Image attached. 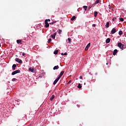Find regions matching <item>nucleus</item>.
Wrapping results in <instances>:
<instances>
[{"instance_id": "nucleus-21", "label": "nucleus", "mask_w": 126, "mask_h": 126, "mask_svg": "<svg viewBox=\"0 0 126 126\" xmlns=\"http://www.w3.org/2000/svg\"><path fill=\"white\" fill-rule=\"evenodd\" d=\"M82 88V87L81 86V84H79L78 85V88H79V89H81Z\"/></svg>"}, {"instance_id": "nucleus-22", "label": "nucleus", "mask_w": 126, "mask_h": 126, "mask_svg": "<svg viewBox=\"0 0 126 126\" xmlns=\"http://www.w3.org/2000/svg\"><path fill=\"white\" fill-rule=\"evenodd\" d=\"M58 53H59V50H56L54 52V55H58Z\"/></svg>"}, {"instance_id": "nucleus-36", "label": "nucleus", "mask_w": 126, "mask_h": 126, "mask_svg": "<svg viewBox=\"0 0 126 126\" xmlns=\"http://www.w3.org/2000/svg\"><path fill=\"white\" fill-rule=\"evenodd\" d=\"M48 21H49V22L51 21V20L48 19V20H47V22H48Z\"/></svg>"}, {"instance_id": "nucleus-16", "label": "nucleus", "mask_w": 126, "mask_h": 126, "mask_svg": "<svg viewBox=\"0 0 126 126\" xmlns=\"http://www.w3.org/2000/svg\"><path fill=\"white\" fill-rule=\"evenodd\" d=\"M109 26H110V23L107 22L106 24L105 25V27H106V28H109Z\"/></svg>"}, {"instance_id": "nucleus-7", "label": "nucleus", "mask_w": 126, "mask_h": 126, "mask_svg": "<svg viewBox=\"0 0 126 126\" xmlns=\"http://www.w3.org/2000/svg\"><path fill=\"white\" fill-rule=\"evenodd\" d=\"M63 73H64V71H61L58 77L61 78L63 75Z\"/></svg>"}, {"instance_id": "nucleus-3", "label": "nucleus", "mask_w": 126, "mask_h": 126, "mask_svg": "<svg viewBox=\"0 0 126 126\" xmlns=\"http://www.w3.org/2000/svg\"><path fill=\"white\" fill-rule=\"evenodd\" d=\"M15 62L19 63H23V62H22V60L17 58H15Z\"/></svg>"}, {"instance_id": "nucleus-39", "label": "nucleus", "mask_w": 126, "mask_h": 126, "mask_svg": "<svg viewBox=\"0 0 126 126\" xmlns=\"http://www.w3.org/2000/svg\"><path fill=\"white\" fill-rule=\"evenodd\" d=\"M1 47V45H0V47Z\"/></svg>"}, {"instance_id": "nucleus-9", "label": "nucleus", "mask_w": 126, "mask_h": 126, "mask_svg": "<svg viewBox=\"0 0 126 126\" xmlns=\"http://www.w3.org/2000/svg\"><path fill=\"white\" fill-rule=\"evenodd\" d=\"M17 44H22V40L21 39H18V40H17Z\"/></svg>"}, {"instance_id": "nucleus-20", "label": "nucleus", "mask_w": 126, "mask_h": 126, "mask_svg": "<svg viewBox=\"0 0 126 126\" xmlns=\"http://www.w3.org/2000/svg\"><path fill=\"white\" fill-rule=\"evenodd\" d=\"M97 14H98V12H94V17H97Z\"/></svg>"}, {"instance_id": "nucleus-40", "label": "nucleus", "mask_w": 126, "mask_h": 126, "mask_svg": "<svg viewBox=\"0 0 126 126\" xmlns=\"http://www.w3.org/2000/svg\"><path fill=\"white\" fill-rule=\"evenodd\" d=\"M106 64L108 65V63H107Z\"/></svg>"}, {"instance_id": "nucleus-23", "label": "nucleus", "mask_w": 126, "mask_h": 126, "mask_svg": "<svg viewBox=\"0 0 126 126\" xmlns=\"http://www.w3.org/2000/svg\"><path fill=\"white\" fill-rule=\"evenodd\" d=\"M62 30L59 29L58 30V33L59 34H62Z\"/></svg>"}, {"instance_id": "nucleus-38", "label": "nucleus", "mask_w": 126, "mask_h": 126, "mask_svg": "<svg viewBox=\"0 0 126 126\" xmlns=\"http://www.w3.org/2000/svg\"><path fill=\"white\" fill-rule=\"evenodd\" d=\"M89 9H90V8H91V7H89Z\"/></svg>"}, {"instance_id": "nucleus-8", "label": "nucleus", "mask_w": 126, "mask_h": 126, "mask_svg": "<svg viewBox=\"0 0 126 126\" xmlns=\"http://www.w3.org/2000/svg\"><path fill=\"white\" fill-rule=\"evenodd\" d=\"M56 36H57V32H55L53 34L51 35V37H52L53 39L56 38Z\"/></svg>"}, {"instance_id": "nucleus-4", "label": "nucleus", "mask_w": 126, "mask_h": 126, "mask_svg": "<svg viewBox=\"0 0 126 126\" xmlns=\"http://www.w3.org/2000/svg\"><path fill=\"white\" fill-rule=\"evenodd\" d=\"M45 28H48L50 26V25L48 23V19L45 20Z\"/></svg>"}, {"instance_id": "nucleus-30", "label": "nucleus", "mask_w": 126, "mask_h": 126, "mask_svg": "<svg viewBox=\"0 0 126 126\" xmlns=\"http://www.w3.org/2000/svg\"><path fill=\"white\" fill-rule=\"evenodd\" d=\"M51 41H52V39L49 38V39H48V43H50Z\"/></svg>"}, {"instance_id": "nucleus-19", "label": "nucleus", "mask_w": 126, "mask_h": 126, "mask_svg": "<svg viewBox=\"0 0 126 126\" xmlns=\"http://www.w3.org/2000/svg\"><path fill=\"white\" fill-rule=\"evenodd\" d=\"M75 18H76V17H75V16H73L71 18V20L72 21H73V20H74V19H75Z\"/></svg>"}, {"instance_id": "nucleus-27", "label": "nucleus", "mask_w": 126, "mask_h": 126, "mask_svg": "<svg viewBox=\"0 0 126 126\" xmlns=\"http://www.w3.org/2000/svg\"><path fill=\"white\" fill-rule=\"evenodd\" d=\"M68 43H70V42L71 41V39H70V38H68Z\"/></svg>"}, {"instance_id": "nucleus-15", "label": "nucleus", "mask_w": 126, "mask_h": 126, "mask_svg": "<svg viewBox=\"0 0 126 126\" xmlns=\"http://www.w3.org/2000/svg\"><path fill=\"white\" fill-rule=\"evenodd\" d=\"M12 67L13 70H15V68L17 67L16 64H13Z\"/></svg>"}, {"instance_id": "nucleus-24", "label": "nucleus", "mask_w": 126, "mask_h": 126, "mask_svg": "<svg viewBox=\"0 0 126 126\" xmlns=\"http://www.w3.org/2000/svg\"><path fill=\"white\" fill-rule=\"evenodd\" d=\"M83 8H84L85 10H87V6H84Z\"/></svg>"}, {"instance_id": "nucleus-6", "label": "nucleus", "mask_w": 126, "mask_h": 126, "mask_svg": "<svg viewBox=\"0 0 126 126\" xmlns=\"http://www.w3.org/2000/svg\"><path fill=\"white\" fill-rule=\"evenodd\" d=\"M116 32H117V30H116V29H113L112 30V31H111V34L113 35V34H115V33H116Z\"/></svg>"}, {"instance_id": "nucleus-11", "label": "nucleus", "mask_w": 126, "mask_h": 126, "mask_svg": "<svg viewBox=\"0 0 126 126\" xmlns=\"http://www.w3.org/2000/svg\"><path fill=\"white\" fill-rule=\"evenodd\" d=\"M89 47H90V43H89V44H88V45H87V46L85 48V51H87V50H88V49H89Z\"/></svg>"}, {"instance_id": "nucleus-5", "label": "nucleus", "mask_w": 126, "mask_h": 126, "mask_svg": "<svg viewBox=\"0 0 126 126\" xmlns=\"http://www.w3.org/2000/svg\"><path fill=\"white\" fill-rule=\"evenodd\" d=\"M60 78H59V77L58 78H57L56 79V80L54 81L53 82V85H56V84H57V83H58V81H59V80H60Z\"/></svg>"}, {"instance_id": "nucleus-14", "label": "nucleus", "mask_w": 126, "mask_h": 126, "mask_svg": "<svg viewBox=\"0 0 126 126\" xmlns=\"http://www.w3.org/2000/svg\"><path fill=\"white\" fill-rule=\"evenodd\" d=\"M117 53H118V50H117V49L114 50V51H113V56H115V55H116V54H117Z\"/></svg>"}, {"instance_id": "nucleus-32", "label": "nucleus", "mask_w": 126, "mask_h": 126, "mask_svg": "<svg viewBox=\"0 0 126 126\" xmlns=\"http://www.w3.org/2000/svg\"><path fill=\"white\" fill-rule=\"evenodd\" d=\"M64 56H67V53H66V52L64 53Z\"/></svg>"}, {"instance_id": "nucleus-1", "label": "nucleus", "mask_w": 126, "mask_h": 126, "mask_svg": "<svg viewBox=\"0 0 126 126\" xmlns=\"http://www.w3.org/2000/svg\"><path fill=\"white\" fill-rule=\"evenodd\" d=\"M20 70L18 69L17 70H15L14 71H13V72H12V75H15V74H17V73H20Z\"/></svg>"}, {"instance_id": "nucleus-12", "label": "nucleus", "mask_w": 126, "mask_h": 126, "mask_svg": "<svg viewBox=\"0 0 126 126\" xmlns=\"http://www.w3.org/2000/svg\"><path fill=\"white\" fill-rule=\"evenodd\" d=\"M110 42H111V39H110V38H108L106 40V44H109V43H110Z\"/></svg>"}, {"instance_id": "nucleus-2", "label": "nucleus", "mask_w": 126, "mask_h": 126, "mask_svg": "<svg viewBox=\"0 0 126 126\" xmlns=\"http://www.w3.org/2000/svg\"><path fill=\"white\" fill-rule=\"evenodd\" d=\"M124 46H125V45L123 44V43L121 42L118 43V47L120 48V49H124Z\"/></svg>"}, {"instance_id": "nucleus-37", "label": "nucleus", "mask_w": 126, "mask_h": 126, "mask_svg": "<svg viewBox=\"0 0 126 126\" xmlns=\"http://www.w3.org/2000/svg\"><path fill=\"white\" fill-rule=\"evenodd\" d=\"M62 56H64V54L63 53H61Z\"/></svg>"}, {"instance_id": "nucleus-28", "label": "nucleus", "mask_w": 126, "mask_h": 126, "mask_svg": "<svg viewBox=\"0 0 126 126\" xmlns=\"http://www.w3.org/2000/svg\"><path fill=\"white\" fill-rule=\"evenodd\" d=\"M120 21H122V22H123V21H124V18H121L120 19Z\"/></svg>"}, {"instance_id": "nucleus-34", "label": "nucleus", "mask_w": 126, "mask_h": 126, "mask_svg": "<svg viewBox=\"0 0 126 126\" xmlns=\"http://www.w3.org/2000/svg\"><path fill=\"white\" fill-rule=\"evenodd\" d=\"M70 82H71V81H69L67 83V84H69V83H70Z\"/></svg>"}, {"instance_id": "nucleus-17", "label": "nucleus", "mask_w": 126, "mask_h": 126, "mask_svg": "<svg viewBox=\"0 0 126 126\" xmlns=\"http://www.w3.org/2000/svg\"><path fill=\"white\" fill-rule=\"evenodd\" d=\"M29 70L31 71V72L34 73V68H29Z\"/></svg>"}, {"instance_id": "nucleus-13", "label": "nucleus", "mask_w": 126, "mask_h": 126, "mask_svg": "<svg viewBox=\"0 0 126 126\" xmlns=\"http://www.w3.org/2000/svg\"><path fill=\"white\" fill-rule=\"evenodd\" d=\"M59 68H60V67L59 66V65L55 66L53 67L54 70H56V69H59Z\"/></svg>"}, {"instance_id": "nucleus-25", "label": "nucleus", "mask_w": 126, "mask_h": 126, "mask_svg": "<svg viewBox=\"0 0 126 126\" xmlns=\"http://www.w3.org/2000/svg\"><path fill=\"white\" fill-rule=\"evenodd\" d=\"M119 35H123V31H119Z\"/></svg>"}, {"instance_id": "nucleus-26", "label": "nucleus", "mask_w": 126, "mask_h": 126, "mask_svg": "<svg viewBox=\"0 0 126 126\" xmlns=\"http://www.w3.org/2000/svg\"><path fill=\"white\" fill-rule=\"evenodd\" d=\"M55 23H56V21H53L52 23H49V24L53 25V24H55Z\"/></svg>"}, {"instance_id": "nucleus-31", "label": "nucleus", "mask_w": 126, "mask_h": 126, "mask_svg": "<svg viewBox=\"0 0 126 126\" xmlns=\"http://www.w3.org/2000/svg\"><path fill=\"white\" fill-rule=\"evenodd\" d=\"M15 80H16V79H15V78H13V79H12V81H15Z\"/></svg>"}, {"instance_id": "nucleus-10", "label": "nucleus", "mask_w": 126, "mask_h": 126, "mask_svg": "<svg viewBox=\"0 0 126 126\" xmlns=\"http://www.w3.org/2000/svg\"><path fill=\"white\" fill-rule=\"evenodd\" d=\"M100 2V0H96L94 3V4H93V5H95V4H97V3H99V2Z\"/></svg>"}, {"instance_id": "nucleus-29", "label": "nucleus", "mask_w": 126, "mask_h": 126, "mask_svg": "<svg viewBox=\"0 0 126 126\" xmlns=\"http://www.w3.org/2000/svg\"><path fill=\"white\" fill-rule=\"evenodd\" d=\"M113 21H115V20H117V18H113L112 19Z\"/></svg>"}, {"instance_id": "nucleus-35", "label": "nucleus", "mask_w": 126, "mask_h": 126, "mask_svg": "<svg viewBox=\"0 0 126 126\" xmlns=\"http://www.w3.org/2000/svg\"><path fill=\"white\" fill-rule=\"evenodd\" d=\"M80 79H82V76H80Z\"/></svg>"}, {"instance_id": "nucleus-18", "label": "nucleus", "mask_w": 126, "mask_h": 126, "mask_svg": "<svg viewBox=\"0 0 126 126\" xmlns=\"http://www.w3.org/2000/svg\"><path fill=\"white\" fill-rule=\"evenodd\" d=\"M54 98H55V95H52L51 98H50V101H53V100H54Z\"/></svg>"}, {"instance_id": "nucleus-33", "label": "nucleus", "mask_w": 126, "mask_h": 126, "mask_svg": "<svg viewBox=\"0 0 126 126\" xmlns=\"http://www.w3.org/2000/svg\"><path fill=\"white\" fill-rule=\"evenodd\" d=\"M22 56H25V53L24 52L22 53Z\"/></svg>"}]
</instances>
